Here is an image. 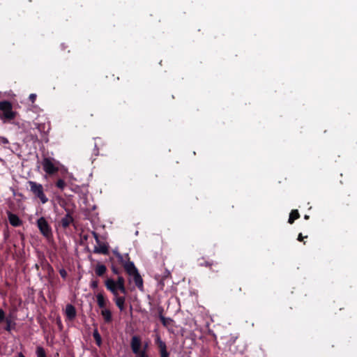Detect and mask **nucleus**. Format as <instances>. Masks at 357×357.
I'll list each match as a JSON object with an SVG mask.
<instances>
[{"label": "nucleus", "instance_id": "1", "mask_svg": "<svg viewBox=\"0 0 357 357\" xmlns=\"http://www.w3.org/2000/svg\"><path fill=\"white\" fill-rule=\"evenodd\" d=\"M113 252L129 276L138 271L134 263L130 261L128 254L123 256L118 251L114 250Z\"/></svg>", "mask_w": 357, "mask_h": 357}, {"label": "nucleus", "instance_id": "2", "mask_svg": "<svg viewBox=\"0 0 357 357\" xmlns=\"http://www.w3.org/2000/svg\"><path fill=\"white\" fill-rule=\"evenodd\" d=\"M27 184L29 187V190L34 198L40 200V202L43 204L48 202V198L45 194L43 185L33 181H29Z\"/></svg>", "mask_w": 357, "mask_h": 357}, {"label": "nucleus", "instance_id": "3", "mask_svg": "<svg viewBox=\"0 0 357 357\" xmlns=\"http://www.w3.org/2000/svg\"><path fill=\"white\" fill-rule=\"evenodd\" d=\"M37 227L41 234L47 239L49 240L52 238V228L44 217L38 219Z\"/></svg>", "mask_w": 357, "mask_h": 357}, {"label": "nucleus", "instance_id": "4", "mask_svg": "<svg viewBox=\"0 0 357 357\" xmlns=\"http://www.w3.org/2000/svg\"><path fill=\"white\" fill-rule=\"evenodd\" d=\"M0 111L2 112L1 118L7 120H13L15 117V112L13 111L12 104L7 100L0 102Z\"/></svg>", "mask_w": 357, "mask_h": 357}, {"label": "nucleus", "instance_id": "5", "mask_svg": "<svg viewBox=\"0 0 357 357\" xmlns=\"http://www.w3.org/2000/svg\"><path fill=\"white\" fill-rule=\"evenodd\" d=\"M42 165L43 170L50 176L55 174L59 171V167L55 165L53 159L50 158H45Z\"/></svg>", "mask_w": 357, "mask_h": 357}, {"label": "nucleus", "instance_id": "6", "mask_svg": "<svg viewBox=\"0 0 357 357\" xmlns=\"http://www.w3.org/2000/svg\"><path fill=\"white\" fill-rule=\"evenodd\" d=\"M142 347V340L141 337L138 335H134L131 338L130 342V347L132 352L139 356L144 351L141 350Z\"/></svg>", "mask_w": 357, "mask_h": 357}, {"label": "nucleus", "instance_id": "7", "mask_svg": "<svg viewBox=\"0 0 357 357\" xmlns=\"http://www.w3.org/2000/svg\"><path fill=\"white\" fill-rule=\"evenodd\" d=\"M155 344L158 346L160 351V357H169V354L167 350V346L165 342H163L160 337L158 335L155 338Z\"/></svg>", "mask_w": 357, "mask_h": 357}, {"label": "nucleus", "instance_id": "8", "mask_svg": "<svg viewBox=\"0 0 357 357\" xmlns=\"http://www.w3.org/2000/svg\"><path fill=\"white\" fill-rule=\"evenodd\" d=\"M96 301L98 306L102 310L107 309V306L110 305L109 301L105 296L102 291L96 294Z\"/></svg>", "mask_w": 357, "mask_h": 357}, {"label": "nucleus", "instance_id": "9", "mask_svg": "<svg viewBox=\"0 0 357 357\" xmlns=\"http://www.w3.org/2000/svg\"><path fill=\"white\" fill-rule=\"evenodd\" d=\"M7 215L8 221L13 227H17L22 225V220L16 214L13 213L10 211H7Z\"/></svg>", "mask_w": 357, "mask_h": 357}, {"label": "nucleus", "instance_id": "10", "mask_svg": "<svg viewBox=\"0 0 357 357\" xmlns=\"http://www.w3.org/2000/svg\"><path fill=\"white\" fill-rule=\"evenodd\" d=\"M98 245L94 247L93 252L96 254H109V245L107 243L102 241L100 239V243H97Z\"/></svg>", "mask_w": 357, "mask_h": 357}, {"label": "nucleus", "instance_id": "11", "mask_svg": "<svg viewBox=\"0 0 357 357\" xmlns=\"http://www.w3.org/2000/svg\"><path fill=\"white\" fill-rule=\"evenodd\" d=\"M105 285L107 289L109 291L113 294V296H116L117 294H119V288L117 287V284L115 282V280H114L113 279L107 278L105 281Z\"/></svg>", "mask_w": 357, "mask_h": 357}, {"label": "nucleus", "instance_id": "12", "mask_svg": "<svg viewBox=\"0 0 357 357\" xmlns=\"http://www.w3.org/2000/svg\"><path fill=\"white\" fill-rule=\"evenodd\" d=\"M74 219L71 215V213L69 210L67 211L66 215L61 218L60 221V224L63 229L68 228L71 223H73Z\"/></svg>", "mask_w": 357, "mask_h": 357}, {"label": "nucleus", "instance_id": "13", "mask_svg": "<svg viewBox=\"0 0 357 357\" xmlns=\"http://www.w3.org/2000/svg\"><path fill=\"white\" fill-rule=\"evenodd\" d=\"M130 276L132 278V280L135 282L136 287L140 291H143V289H144V282H143V279H142L141 275L139 274V271H137L136 273H135L134 274H132V275H131Z\"/></svg>", "mask_w": 357, "mask_h": 357}, {"label": "nucleus", "instance_id": "14", "mask_svg": "<svg viewBox=\"0 0 357 357\" xmlns=\"http://www.w3.org/2000/svg\"><path fill=\"white\" fill-rule=\"evenodd\" d=\"M66 315L69 320H73L76 317V309L72 304H68L66 305Z\"/></svg>", "mask_w": 357, "mask_h": 357}, {"label": "nucleus", "instance_id": "15", "mask_svg": "<svg viewBox=\"0 0 357 357\" xmlns=\"http://www.w3.org/2000/svg\"><path fill=\"white\" fill-rule=\"evenodd\" d=\"M114 301L121 311L125 309L126 298L124 296H120L119 294L114 296Z\"/></svg>", "mask_w": 357, "mask_h": 357}, {"label": "nucleus", "instance_id": "16", "mask_svg": "<svg viewBox=\"0 0 357 357\" xmlns=\"http://www.w3.org/2000/svg\"><path fill=\"white\" fill-rule=\"evenodd\" d=\"M100 314L106 324H109L112 321V314L109 308L102 310Z\"/></svg>", "mask_w": 357, "mask_h": 357}, {"label": "nucleus", "instance_id": "17", "mask_svg": "<svg viewBox=\"0 0 357 357\" xmlns=\"http://www.w3.org/2000/svg\"><path fill=\"white\" fill-rule=\"evenodd\" d=\"M6 322V326L4 327V330L10 332L12 330L15 329L16 323L10 319V317H6V320L4 321Z\"/></svg>", "mask_w": 357, "mask_h": 357}, {"label": "nucleus", "instance_id": "18", "mask_svg": "<svg viewBox=\"0 0 357 357\" xmlns=\"http://www.w3.org/2000/svg\"><path fill=\"white\" fill-rule=\"evenodd\" d=\"M300 218V214L297 209H294L291 211L288 220L289 224H293L294 221Z\"/></svg>", "mask_w": 357, "mask_h": 357}, {"label": "nucleus", "instance_id": "19", "mask_svg": "<svg viewBox=\"0 0 357 357\" xmlns=\"http://www.w3.org/2000/svg\"><path fill=\"white\" fill-rule=\"evenodd\" d=\"M106 266L101 264H97L95 268L96 274L100 277L102 276L106 273Z\"/></svg>", "mask_w": 357, "mask_h": 357}, {"label": "nucleus", "instance_id": "20", "mask_svg": "<svg viewBox=\"0 0 357 357\" xmlns=\"http://www.w3.org/2000/svg\"><path fill=\"white\" fill-rule=\"evenodd\" d=\"M160 321L162 324L166 328H168L169 326H172L174 322L172 318L165 317L163 315L160 316Z\"/></svg>", "mask_w": 357, "mask_h": 357}, {"label": "nucleus", "instance_id": "21", "mask_svg": "<svg viewBox=\"0 0 357 357\" xmlns=\"http://www.w3.org/2000/svg\"><path fill=\"white\" fill-rule=\"evenodd\" d=\"M93 337L97 346L100 347L102 344V338L97 329L94 330Z\"/></svg>", "mask_w": 357, "mask_h": 357}, {"label": "nucleus", "instance_id": "22", "mask_svg": "<svg viewBox=\"0 0 357 357\" xmlns=\"http://www.w3.org/2000/svg\"><path fill=\"white\" fill-rule=\"evenodd\" d=\"M55 185L57 188L60 189L61 190H63L65 187L66 186V183L63 179L59 178L56 182Z\"/></svg>", "mask_w": 357, "mask_h": 357}, {"label": "nucleus", "instance_id": "23", "mask_svg": "<svg viewBox=\"0 0 357 357\" xmlns=\"http://www.w3.org/2000/svg\"><path fill=\"white\" fill-rule=\"evenodd\" d=\"M37 357H47L45 349L42 347L36 348Z\"/></svg>", "mask_w": 357, "mask_h": 357}, {"label": "nucleus", "instance_id": "24", "mask_svg": "<svg viewBox=\"0 0 357 357\" xmlns=\"http://www.w3.org/2000/svg\"><path fill=\"white\" fill-rule=\"evenodd\" d=\"M115 282L117 284V287L125 285V280L122 276H118V278Z\"/></svg>", "mask_w": 357, "mask_h": 357}, {"label": "nucleus", "instance_id": "25", "mask_svg": "<svg viewBox=\"0 0 357 357\" xmlns=\"http://www.w3.org/2000/svg\"><path fill=\"white\" fill-rule=\"evenodd\" d=\"M6 319V317L4 311L1 308H0V324L4 322Z\"/></svg>", "mask_w": 357, "mask_h": 357}, {"label": "nucleus", "instance_id": "26", "mask_svg": "<svg viewBox=\"0 0 357 357\" xmlns=\"http://www.w3.org/2000/svg\"><path fill=\"white\" fill-rule=\"evenodd\" d=\"M59 274L63 279H66L67 277V271L64 268L59 270Z\"/></svg>", "mask_w": 357, "mask_h": 357}, {"label": "nucleus", "instance_id": "27", "mask_svg": "<svg viewBox=\"0 0 357 357\" xmlns=\"http://www.w3.org/2000/svg\"><path fill=\"white\" fill-rule=\"evenodd\" d=\"M90 287L93 289H97L98 287V281L96 280H92L91 282Z\"/></svg>", "mask_w": 357, "mask_h": 357}, {"label": "nucleus", "instance_id": "28", "mask_svg": "<svg viewBox=\"0 0 357 357\" xmlns=\"http://www.w3.org/2000/svg\"><path fill=\"white\" fill-rule=\"evenodd\" d=\"M118 288H119L118 289V292L120 291L121 293H122L123 294H127V289H126L125 285L118 287Z\"/></svg>", "mask_w": 357, "mask_h": 357}, {"label": "nucleus", "instance_id": "29", "mask_svg": "<svg viewBox=\"0 0 357 357\" xmlns=\"http://www.w3.org/2000/svg\"><path fill=\"white\" fill-rule=\"evenodd\" d=\"M92 235H93V238H95L96 243H99L100 239L99 234L98 233H96V231H93Z\"/></svg>", "mask_w": 357, "mask_h": 357}, {"label": "nucleus", "instance_id": "30", "mask_svg": "<svg viewBox=\"0 0 357 357\" xmlns=\"http://www.w3.org/2000/svg\"><path fill=\"white\" fill-rule=\"evenodd\" d=\"M36 97H37L36 94H35V93H31V94L29 95V100H30L32 103H34V102H35V101H36Z\"/></svg>", "mask_w": 357, "mask_h": 357}, {"label": "nucleus", "instance_id": "31", "mask_svg": "<svg viewBox=\"0 0 357 357\" xmlns=\"http://www.w3.org/2000/svg\"><path fill=\"white\" fill-rule=\"evenodd\" d=\"M213 264V263L211 261H204V263H201L200 265L201 266H205L206 267H211L212 265Z\"/></svg>", "mask_w": 357, "mask_h": 357}, {"label": "nucleus", "instance_id": "32", "mask_svg": "<svg viewBox=\"0 0 357 357\" xmlns=\"http://www.w3.org/2000/svg\"><path fill=\"white\" fill-rule=\"evenodd\" d=\"M158 177V174L157 173H152L150 175V178L152 181H155V179Z\"/></svg>", "mask_w": 357, "mask_h": 357}, {"label": "nucleus", "instance_id": "33", "mask_svg": "<svg viewBox=\"0 0 357 357\" xmlns=\"http://www.w3.org/2000/svg\"><path fill=\"white\" fill-rule=\"evenodd\" d=\"M112 271L116 275H119L120 274L119 269L118 268L114 266L112 267Z\"/></svg>", "mask_w": 357, "mask_h": 357}, {"label": "nucleus", "instance_id": "34", "mask_svg": "<svg viewBox=\"0 0 357 357\" xmlns=\"http://www.w3.org/2000/svg\"><path fill=\"white\" fill-rule=\"evenodd\" d=\"M307 238V236H303V234H302L301 233H300V234H298V238H297V240H298V241H301H301H303V239H304V238Z\"/></svg>", "mask_w": 357, "mask_h": 357}, {"label": "nucleus", "instance_id": "35", "mask_svg": "<svg viewBox=\"0 0 357 357\" xmlns=\"http://www.w3.org/2000/svg\"><path fill=\"white\" fill-rule=\"evenodd\" d=\"M138 357H149V355L147 354V353L146 352L145 350H144L141 354L140 355L138 356Z\"/></svg>", "mask_w": 357, "mask_h": 357}, {"label": "nucleus", "instance_id": "36", "mask_svg": "<svg viewBox=\"0 0 357 357\" xmlns=\"http://www.w3.org/2000/svg\"><path fill=\"white\" fill-rule=\"evenodd\" d=\"M162 313H163V308L162 307H160L158 308V317L160 319V316L163 315Z\"/></svg>", "mask_w": 357, "mask_h": 357}, {"label": "nucleus", "instance_id": "37", "mask_svg": "<svg viewBox=\"0 0 357 357\" xmlns=\"http://www.w3.org/2000/svg\"><path fill=\"white\" fill-rule=\"evenodd\" d=\"M67 47L68 46L65 43L61 44V48L62 50H65Z\"/></svg>", "mask_w": 357, "mask_h": 357}, {"label": "nucleus", "instance_id": "38", "mask_svg": "<svg viewBox=\"0 0 357 357\" xmlns=\"http://www.w3.org/2000/svg\"><path fill=\"white\" fill-rule=\"evenodd\" d=\"M17 357H25V356L22 353L20 352L18 354Z\"/></svg>", "mask_w": 357, "mask_h": 357}, {"label": "nucleus", "instance_id": "39", "mask_svg": "<svg viewBox=\"0 0 357 357\" xmlns=\"http://www.w3.org/2000/svg\"><path fill=\"white\" fill-rule=\"evenodd\" d=\"M57 324H58V325H59V326H62V324H61V320H60V319L57 320Z\"/></svg>", "mask_w": 357, "mask_h": 357}, {"label": "nucleus", "instance_id": "40", "mask_svg": "<svg viewBox=\"0 0 357 357\" xmlns=\"http://www.w3.org/2000/svg\"><path fill=\"white\" fill-rule=\"evenodd\" d=\"M304 218H305V220H308V219L310 218V216H309V215H305Z\"/></svg>", "mask_w": 357, "mask_h": 357}]
</instances>
